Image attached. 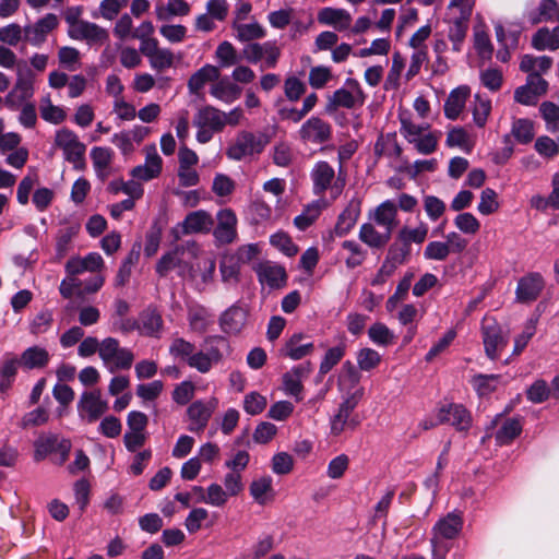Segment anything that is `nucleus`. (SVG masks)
Segmentation results:
<instances>
[{"instance_id": "obj_1", "label": "nucleus", "mask_w": 559, "mask_h": 559, "mask_svg": "<svg viewBox=\"0 0 559 559\" xmlns=\"http://www.w3.org/2000/svg\"><path fill=\"white\" fill-rule=\"evenodd\" d=\"M173 270H177L178 275L185 280H200L205 284L213 278L215 260L195 241H187L163 254L156 264V272L160 276H166Z\"/></svg>"}, {"instance_id": "obj_2", "label": "nucleus", "mask_w": 559, "mask_h": 559, "mask_svg": "<svg viewBox=\"0 0 559 559\" xmlns=\"http://www.w3.org/2000/svg\"><path fill=\"white\" fill-rule=\"evenodd\" d=\"M462 525V518L456 513H449L436 523L430 539L432 559H445L451 548L449 540L459 535Z\"/></svg>"}, {"instance_id": "obj_3", "label": "nucleus", "mask_w": 559, "mask_h": 559, "mask_svg": "<svg viewBox=\"0 0 559 559\" xmlns=\"http://www.w3.org/2000/svg\"><path fill=\"white\" fill-rule=\"evenodd\" d=\"M313 193L323 197L326 192L332 201L336 200L345 187V180L341 177V173L336 176L334 168L325 160L317 162L311 171Z\"/></svg>"}, {"instance_id": "obj_4", "label": "nucleus", "mask_w": 559, "mask_h": 559, "mask_svg": "<svg viewBox=\"0 0 559 559\" xmlns=\"http://www.w3.org/2000/svg\"><path fill=\"white\" fill-rule=\"evenodd\" d=\"M99 358L109 372L128 370L134 361V354L131 349L122 347L115 337H106L102 341Z\"/></svg>"}, {"instance_id": "obj_5", "label": "nucleus", "mask_w": 559, "mask_h": 559, "mask_svg": "<svg viewBox=\"0 0 559 559\" xmlns=\"http://www.w3.org/2000/svg\"><path fill=\"white\" fill-rule=\"evenodd\" d=\"M53 145L62 151L64 159L75 169H84L86 145L80 141L74 131L68 128L57 130Z\"/></svg>"}, {"instance_id": "obj_6", "label": "nucleus", "mask_w": 559, "mask_h": 559, "mask_svg": "<svg viewBox=\"0 0 559 559\" xmlns=\"http://www.w3.org/2000/svg\"><path fill=\"white\" fill-rule=\"evenodd\" d=\"M269 143L267 135L240 131L229 144L226 155L229 159L241 160L246 157L260 154Z\"/></svg>"}, {"instance_id": "obj_7", "label": "nucleus", "mask_w": 559, "mask_h": 559, "mask_svg": "<svg viewBox=\"0 0 559 559\" xmlns=\"http://www.w3.org/2000/svg\"><path fill=\"white\" fill-rule=\"evenodd\" d=\"M346 86L347 88H338L328 97L324 109L326 115L333 116L340 107L350 109L364 105L366 95L360 84L356 80L348 79Z\"/></svg>"}, {"instance_id": "obj_8", "label": "nucleus", "mask_w": 559, "mask_h": 559, "mask_svg": "<svg viewBox=\"0 0 559 559\" xmlns=\"http://www.w3.org/2000/svg\"><path fill=\"white\" fill-rule=\"evenodd\" d=\"M206 352H193L187 364L201 373H207L214 364L223 358L221 346L227 345L225 337L221 335L207 336L204 340Z\"/></svg>"}, {"instance_id": "obj_9", "label": "nucleus", "mask_w": 559, "mask_h": 559, "mask_svg": "<svg viewBox=\"0 0 559 559\" xmlns=\"http://www.w3.org/2000/svg\"><path fill=\"white\" fill-rule=\"evenodd\" d=\"M481 336L485 353L490 359H496L508 343V333L503 331L493 318H485L483 320Z\"/></svg>"}, {"instance_id": "obj_10", "label": "nucleus", "mask_w": 559, "mask_h": 559, "mask_svg": "<svg viewBox=\"0 0 559 559\" xmlns=\"http://www.w3.org/2000/svg\"><path fill=\"white\" fill-rule=\"evenodd\" d=\"M359 382L360 373L355 366L350 361L344 362L337 380L343 401H352L358 405L364 396V388L359 385Z\"/></svg>"}, {"instance_id": "obj_11", "label": "nucleus", "mask_w": 559, "mask_h": 559, "mask_svg": "<svg viewBox=\"0 0 559 559\" xmlns=\"http://www.w3.org/2000/svg\"><path fill=\"white\" fill-rule=\"evenodd\" d=\"M34 94V74L26 63H19L16 69V82L12 91L7 95L5 103L10 107H16Z\"/></svg>"}, {"instance_id": "obj_12", "label": "nucleus", "mask_w": 559, "mask_h": 559, "mask_svg": "<svg viewBox=\"0 0 559 559\" xmlns=\"http://www.w3.org/2000/svg\"><path fill=\"white\" fill-rule=\"evenodd\" d=\"M242 56L251 63L264 60L265 68H274L281 56V49L273 41H265L263 44L253 43L242 49Z\"/></svg>"}, {"instance_id": "obj_13", "label": "nucleus", "mask_w": 559, "mask_h": 559, "mask_svg": "<svg viewBox=\"0 0 559 559\" xmlns=\"http://www.w3.org/2000/svg\"><path fill=\"white\" fill-rule=\"evenodd\" d=\"M299 138L305 143L322 144L332 135L331 124L319 117H311L299 129Z\"/></svg>"}, {"instance_id": "obj_14", "label": "nucleus", "mask_w": 559, "mask_h": 559, "mask_svg": "<svg viewBox=\"0 0 559 559\" xmlns=\"http://www.w3.org/2000/svg\"><path fill=\"white\" fill-rule=\"evenodd\" d=\"M217 225L213 236L218 245H228L237 238V216L230 209H223L216 215Z\"/></svg>"}, {"instance_id": "obj_15", "label": "nucleus", "mask_w": 559, "mask_h": 559, "mask_svg": "<svg viewBox=\"0 0 559 559\" xmlns=\"http://www.w3.org/2000/svg\"><path fill=\"white\" fill-rule=\"evenodd\" d=\"M214 221L211 214L204 210L189 213L183 222L175 229L176 238L181 235L207 234L212 230Z\"/></svg>"}, {"instance_id": "obj_16", "label": "nucleus", "mask_w": 559, "mask_h": 559, "mask_svg": "<svg viewBox=\"0 0 559 559\" xmlns=\"http://www.w3.org/2000/svg\"><path fill=\"white\" fill-rule=\"evenodd\" d=\"M78 409L81 418L92 424L107 412L108 404L102 400L99 391L85 392L80 399Z\"/></svg>"}, {"instance_id": "obj_17", "label": "nucleus", "mask_w": 559, "mask_h": 559, "mask_svg": "<svg viewBox=\"0 0 559 559\" xmlns=\"http://www.w3.org/2000/svg\"><path fill=\"white\" fill-rule=\"evenodd\" d=\"M217 400L211 399L207 402L195 401L187 409L190 420L189 430L192 432H201L206 427L213 412L217 407Z\"/></svg>"}, {"instance_id": "obj_18", "label": "nucleus", "mask_w": 559, "mask_h": 559, "mask_svg": "<svg viewBox=\"0 0 559 559\" xmlns=\"http://www.w3.org/2000/svg\"><path fill=\"white\" fill-rule=\"evenodd\" d=\"M58 26V17L48 13L33 25H27L24 28V39L33 46L41 45L48 33Z\"/></svg>"}, {"instance_id": "obj_19", "label": "nucleus", "mask_w": 559, "mask_h": 559, "mask_svg": "<svg viewBox=\"0 0 559 559\" xmlns=\"http://www.w3.org/2000/svg\"><path fill=\"white\" fill-rule=\"evenodd\" d=\"M368 218L376 223L378 227L386 231L389 230V233L392 234L399 225L397 206L392 201H384L369 212Z\"/></svg>"}, {"instance_id": "obj_20", "label": "nucleus", "mask_w": 559, "mask_h": 559, "mask_svg": "<svg viewBox=\"0 0 559 559\" xmlns=\"http://www.w3.org/2000/svg\"><path fill=\"white\" fill-rule=\"evenodd\" d=\"M309 372V364L296 366L285 372L282 378V388L285 394L294 396L297 401H300L302 399L301 393L304 390L302 380L308 377Z\"/></svg>"}, {"instance_id": "obj_21", "label": "nucleus", "mask_w": 559, "mask_h": 559, "mask_svg": "<svg viewBox=\"0 0 559 559\" xmlns=\"http://www.w3.org/2000/svg\"><path fill=\"white\" fill-rule=\"evenodd\" d=\"M248 310L239 305H233L219 318L223 332L236 335L242 331L247 323Z\"/></svg>"}, {"instance_id": "obj_22", "label": "nucleus", "mask_w": 559, "mask_h": 559, "mask_svg": "<svg viewBox=\"0 0 559 559\" xmlns=\"http://www.w3.org/2000/svg\"><path fill=\"white\" fill-rule=\"evenodd\" d=\"M437 418L440 424L449 423L461 431L468 429L472 421L469 413L459 404L440 408Z\"/></svg>"}, {"instance_id": "obj_23", "label": "nucleus", "mask_w": 559, "mask_h": 559, "mask_svg": "<svg viewBox=\"0 0 559 559\" xmlns=\"http://www.w3.org/2000/svg\"><path fill=\"white\" fill-rule=\"evenodd\" d=\"M104 266V260L97 252L88 253L86 257H72L66 263V272L70 276H76L83 272H97Z\"/></svg>"}, {"instance_id": "obj_24", "label": "nucleus", "mask_w": 559, "mask_h": 559, "mask_svg": "<svg viewBox=\"0 0 559 559\" xmlns=\"http://www.w3.org/2000/svg\"><path fill=\"white\" fill-rule=\"evenodd\" d=\"M72 39L86 40L88 44L103 43L108 39V32L95 23L83 21L74 29H68Z\"/></svg>"}, {"instance_id": "obj_25", "label": "nucleus", "mask_w": 559, "mask_h": 559, "mask_svg": "<svg viewBox=\"0 0 559 559\" xmlns=\"http://www.w3.org/2000/svg\"><path fill=\"white\" fill-rule=\"evenodd\" d=\"M90 156L97 178L102 181L107 180L110 176L115 152L107 146H94L91 150Z\"/></svg>"}, {"instance_id": "obj_26", "label": "nucleus", "mask_w": 559, "mask_h": 559, "mask_svg": "<svg viewBox=\"0 0 559 559\" xmlns=\"http://www.w3.org/2000/svg\"><path fill=\"white\" fill-rule=\"evenodd\" d=\"M543 288L544 280L539 274L533 273L524 276L519 281L516 299L521 302H531L539 296Z\"/></svg>"}, {"instance_id": "obj_27", "label": "nucleus", "mask_w": 559, "mask_h": 559, "mask_svg": "<svg viewBox=\"0 0 559 559\" xmlns=\"http://www.w3.org/2000/svg\"><path fill=\"white\" fill-rule=\"evenodd\" d=\"M318 22L336 31H345L352 23V15L345 9L326 7L318 12Z\"/></svg>"}, {"instance_id": "obj_28", "label": "nucleus", "mask_w": 559, "mask_h": 559, "mask_svg": "<svg viewBox=\"0 0 559 559\" xmlns=\"http://www.w3.org/2000/svg\"><path fill=\"white\" fill-rule=\"evenodd\" d=\"M377 224L369 219L362 224L359 229V239L370 248L379 249L386 246L392 234L382 228H377Z\"/></svg>"}, {"instance_id": "obj_29", "label": "nucleus", "mask_w": 559, "mask_h": 559, "mask_svg": "<svg viewBox=\"0 0 559 559\" xmlns=\"http://www.w3.org/2000/svg\"><path fill=\"white\" fill-rule=\"evenodd\" d=\"M306 336L301 333L293 334L281 348L280 353L284 357L293 360H299L313 352V343L304 342Z\"/></svg>"}, {"instance_id": "obj_30", "label": "nucleus", "mask_w": 559, "mask_h": 559, "mask_svg": "<svg viewBox=\"0 0 559 559\" xmlns=\"http://www.w3.org/2000/svg\"><path fill=\"white\" fill-rule=\"evenodd\" d=\"M257 274L261 284L267 285L272 288L282 287L286 282V272L284 267L272 262H263L259 264Z\"/></svg>"}, {"instance_id": "obj_31", "label": "nucleus", "mask_w": 559, "mask_h": 559, "mask_svg": "<svg viewBox=\"0 0 559 559\" xmlns=\"http://www.w3.org/2000/svg\"><path fill=\"white\" fill-rule=\"evenodd\" d=\"M219 68L213 64H205L195 71L188 81V88L191 94L198 95L206 83L215 82L219 79Z\"/></svg>"}, {"instance_id": "obj_32", "label": "nucleus", "mask_w": 559, "mask_h": 559, "mask_svg": "<svg viewBox=\"0 0 559 559\" xmlns=\"http://www.w3.org/2000/svg\"><path fill=\"white\" fill-rule=\"evenodd\" d=\"M469 94L471 90L467 86L454 88L448 96L444 104L445 117L451 120L457 119L465 107Z\"/></svg>"}, {"instance_id": "obj_33", "label": "nucleus", "mask_w": 559, "mask_h": 559, "mask_svg": "<svg viewBox=\"0 0 559 559\" xmlns=\"http://www.w3.org/2000/svg\"><path fill=\"white\" fill-rule=\"evenodd\" d=\"M136 329L142 335L158 337L163 329V319L155 309L144 310L138 321Z\"/></svg>"}, {"instance_id": "obj_34", "label": "nucleus", "mask_w": 559, "mask_h": 559, "mask_svg": "<svg viewBox=\"0 0 559 559\" xmlns=\"http://www.w3.org/2000/svg\"><path fill=\"white\" fill-rule=\"evenodd\" d=\"M360 201L352 200L345 207V210L340 214L335 233L338 236H344L348 234L352 228L355 226L359 215H360Z\"/></svg>"}, {"instance_id": "obj_35", "label": "nucleus", "mask_w": 559, "mask_h": 559, "mask_svg": "<svg viewBox=\"0 0 559 559\" xmlns=\"http://www.w3.org/2000/svg\"><path fill=\"white\" fill-rule=\"evenodd\" d=\"M210 93L213 97L230 104L240 97L241 88L228 78H223L212 84Z\"/></svg>"}, {"instance_id": "obj_36", "label": "nucleus", "mask_w": 559, "mask_h": 559, "mask_svg": "<svg viewBox=\"0 0 559 559\" xmlns=\"http://www.w3.org/2000/svg\"><path fill=\"white\" fill-rule=\"evenodd\" d=\"M249 492L253 500L264 506L274 499V489L270 476H261L253 479L249 486Z\"/></svg>"}, {"instance_id": "obj_37", "label": "nucleus", "mask_w": 559, "mask_h": 559, "mask_svg": "<svg viewBox=\"0 0 559 559\" xmlns=\"http://www.w3.org/2000/svg\"><path fill=\"white\" fill-rule=\"evenodd\" d=\"M194 127H209L212 130L219 132L224 129L223 111L215 107L206 106L201 108L193 119Z\"/></svg>"}, {"instance_id": "obj_38", "label": "nucleus", "mask_w": 559, "mask_h": 559, "mask_svg": "<svg viewBox=\"0 0 559 559\" xmlns=\"http://www.w3.org/2000/svg\"><path fill=\"white\" fill-rule=\"evenodd\" d=\"M190 13V5L185 0H168L167 3L158 2L155 5V14L159 21H169L175 16H186Z\"/></svg>"}, {"instance_id": "obj_39", "label": "nucleus", "mask_w": 559, "mask_h": 559, "mask_svg": "<svg viewBox=\"0 0 559 559\" xmlns=\"http://www.w3.org/2000/svg\"><path fill=\"white\" fill-rule=\"evenodd\" d=\"M356 406L357 404H354L352 401H342L336 414L330 420V431L332 436H340L348 426H350L352 421L349 420V417Z\"/></svg>"}, {"instance_id": "obj_40", "label": "nucleus", "mask_w": 559, "mask_h": 559, "mask_svg": "<svg viewBox=\"0 0 559 559\" xmlns=\"http://www.w3.org/2000/svg\"><path fill=\"white\" fill-rule=\"evenodd\" d=\"M532 46L539 51L556 50L559 48V26L549 29L539 28L532 37Z\"/></svg>"}, {"instance_id": "obj_41", "label": "nucleus", "mask_w": 559, "mask_h": 559, "mask_svg": "<svg viewBox=\"0 0 559 559\" xmlns=\"http://www.w3.org/2000/svg\"><path fill=\"white\" fill-rule=\"evenodd\" d=\"M49 357L45 348L32 346L22 353L20 364L26 369H39L48 364Z\"/></svg>"}, {"instance_id": "obj_42", "label": "nucleus", "mask_w": 559, "mask_h": 559, "mask_svg": "<svg viewBox=\"0 0 559 559\" xmlns=\"http://www.w3.org/2000/svg\"><path fill=\"white\" fill-rule=\"evenodd\" d=\"M475 0H451L447 7L445 21L469 22Z\"/></svg>"}, {"instance_id": "obj_43", "label": "nucleus", "mask_w": 559, "mask_h": 559, "mask_svg": "<svg viewBox=\"0 0 559 559\" xmlns=\"http://www.w3.org/2000/svg\"><path fill=\"white\" fill-rule=\"evenodd\" d=\"M530 19L532 24L559 22V4L556 0H542Z\"/></svg>"}, {"instance_id": "obj_44", "label": "nucleus", "mask_w": 559, "mask_h": 559, "mask_svg": "<svg viewBox=\"0 0 559 559\" xmlns=\"http://www.w3.org/2000/svg\"><path fill=\"white\" fill-rule=\"evenodd\" d=\"M235 36L240 41H250L254 39H261L265 37L264 27L258 22L251 23H235L234 24Z\"/></svg>"}, {"instance_id": "obj_45", "label": "nucleus", "mask_w": 559, "mask_h": 559, "mask_svg": "<svg viewBox=\"0 0 559 559\" xmlns=\"http://www.w3.org/2000/svg\"><path fill=\"white\" fill-rule=\"evenodd\" d=\"M39 111L44 120L53 124L61 123L67 117L64 109L53 105L49 96L40 99Z\"/></svg>"}, {"instance_id": "obj_46", "label": "nucleus", "mask_w": 559, "mask_h": 559, "mask_svg": "<svg viewBox=\"0 0 559 559\" xmlns=\"http://www.w3.org/2000/svg\"><path fill=\"white\" fill-rule=\"evenodd\" d=\"M326 204L328 203L321 199L308 205L300 215L295 217V225L299 229L308 228L318 218L322 209L325 207Z\"/></svg>"}, {"instance_id": "obj_47", "label": "nucleus", "mask_w": 559, "mask_h": 559, "mask_svg": "<svg viewBox=\"0 0 559 559\" xmlns=\"http://www.w3.org/2000/svg\"><path fill=\"white\" fill-rule=\"evenodd\" d=\"M445 142L448 146L460 147L465 152H469L473 147L469 134L462 127H454L449 130Z\"/></svg>"}, {"instance_id": "obj_48", "label": "nucleus", "mask_w": 559, "mask_h": 559, "mask_svg": "<svg viewBox=\"0 0 559 559\" xmlns=\"http://www.w3.org/2000/svg\"><path fill=\"white\" fill-rule=\"evenodd\" d=\"M473 120L475 124L483 128L491 112V102L489 98H485L479 94L475 95V102L472 109Z\"/></svg>"}, {"instance_id": "obj_49", "label": "nucleus", "mask_w": 559, "mask_h": 559, "mask_svg": "<svg viewBox=\"0 0 559 559\" xmlns=\"http://www.w3.org/2000/svg\"><path fill=\"white\" fill-rule=\"evenodd\" d=\"M368 335L374 344L380 346H388L394 341L393 332L381 322L373 323L368 330Z\"/></svg>"}, {"instance_id": "obj_50", "label": "nucleus", "mask_w": 559, "mask_h": 559, "mask_svg": "<svg viewBox=\"0 0 559 559\" xmlns=\"http://www.w3.org/2000/svg\"><path fill=\"white\" fill-rule=\"evenodd\" d=\"M498 194L491 188H486L480 193V201L477 210L481 215H490L499 210Z\"/></svg>"}, {"instance_id": "obj_51", "label": "nucleus", "mask_w": 559, "mask_h": 559, "mask_svg": "<svg viewBox=\"0 0 559 559\" xmlns=\"http://www.w3.org/2000/svg\"><path fill=\"white\" fill-rule=\"evenodd\" d=\"M108 190L115 194L123 192L130 199H140L143 195V188L140 183L131 181L115 180L108 185Z\"/></svg>"}, {"instance_id": "obj_52", "label": "nucleus", "mask_w": 559, "mask_h": 559, "mask_svg": "<svg viewBox=\"0 0 559 559\" xmlns=\"http://www.w3.org/2000/svg\"><path fill=\"white\" fill-rule=\"evenodd\" d=\"M511 133L520 143H530L534 138L533 122L528 119H516L512 123Z\"/></svg>"}, {"instance_id": "obj_53", "label": "nucleus", "mask_w": 559, "mask_h": 559, "mask_svg": "<svg viewBox=\"0 0 559 559\" xmlns=\"http://www.w3.org/2000/svg\"><path fill=\"white\" fill-rule=\"evenodd\" d=\"M449 24L448 37L453 44V49L459 51L466 37L469 22L445 21Z\"/></svg>"}, {"instance_id": "obj_54", "label": "nucleus", "mask_w": 559, "mask_h": 559, "mask_svg": "<svg viewBox=\"0 0 559 559\" xmlns=\"http://www.w3.org/2000/svg\"><path fill=\"white\" fill-rule=\"evenodd\" d=\"M522 426L516 419H507L496 433L499 444H507L520 435Z\"/></svg>"}, {"instance_id": "obj_55", "label": "nucleus", "mask_w": 559, "mask_h": 559, "mask_svg": "<svg viewBox=\"0 0 559 559\" xmlns=\"http://www.w3.org/2000/svg\"><path fill=\"white\" fill-rule=\"evenodd\" d=\"M230 496L226 492L222 485L213 483L207 487L206 497L202 498V502L212 507H224Z\"/></svg>"}, {"instance_id": "obj_56", "label": "nucleus", "mask_w": 559, "mask_h": 559, "mask_svg": "<svg viewBox=\"0 0 559 559\" xmlns=\"http://www.w3.org/2000/svg\"><path fill=\"white\" fill-rule=\"evenodd\" d=\"M539 112L546 121L547 129L551 132L559 130V106L552 102H544L539 106Z\"/></svg>"}, {"instance_id": "obj_57", "label": "nucleus", "mask_w": 559, "mask_h": 559, "mask_svg": "<svg viewBox=\"0 0 559 559\" xmlns=\"http://www.w3.org/2000/svg\"><path fill=\"white\" fill-rule=\"evenodd\" d=\"M215 57L222 68H228L238 62L237 51L229 41H223L217 46Z\"/></svg>"}, {"instance_id": "obj_58", "label": "nucleus", "mask_w": 559, "mask_h": 559, "mask_svg": "<svg viewBox=\"0 0 559 559\" xmlns=\"http://www.w3.org/2000/svg\"><path fill=\"white\" fill-rule=\"evenodd\" d=\"M175 56L168 48H159L152 57L148 62L153 70L164 71L173 67Z\"/></svg>"}, {"instance_id": "obj_59", "label": "nucleus", "mask_w": 559, "mask_h": 559, "mask_svg": "<svg viewBox=\"0 0 559 559\" xmlns=\"http://www.w3.org/2000/svg\"><path fill=\"white\" fill-rule=\"evenodd\" d=\"M474 47L483 59H489L492 53V46L488 34L481 26L474 28Z\"/></svg>"}, {"instance_id": "obj_60", "label": "nucleus", "mask_w": 559, "mask_h": 559, "mask_svg": "<svg viewBox=\"0 0 559 559\" xmlns=\"http://www.w3.org/2000/svg\"><path fill=\"white\" fill-rule=\"evenodd\" d=\"M455 227L464 234L475 235L479 228V221L472 213H461L454 218Z\"/></svg>"}, {"instance_id": "obj_61", "label": "nucleus", "mask_w": 559, "mask_h": 559, "mask_svg": "<svg viewBox=\"0 0 559 559\" xmlns=\"http://www.w3.org/2000/svg\"><path fill=\"white\" fill-rule=\"evenodd\" d=\"M127 4L128 0H103L98 8L99 15L105 20L112 21Z\"/></svg>"}, {"instance_id": "obj_62", "label": "nucleus", "mask_w": 559, "mask_h": 559, "mask_svg": "<svg viewBox=\"0 0 559 559\" xmlns=\"http://www.w3.org/2000/svg\"><path fill=\"white\" fill-rule=\"evenodd\" d=\"M381 361V356L372 348H362L357 354L358 367L364 371L374 369Z\"/></svg>"}, {"instance_id": "obj_63", "label": "nucleus", "mask_w": 559, "mask_h": 559, "mask_svg": "<svg viewBox=\"0 0 559 559\" xmlns=\"http://www.w3.org/2000/svg\"><path fill=\"white\" fill-rule=\"evenodd\" d=\"M266 397L258 392H250L245 396L243 409L250 415H258L266 407Z\"/></svg>"}, {"instance_id": "obj_64", "label": "nucleus", "mask_w": 559, "mask_h": 559, "mask_svg": "<svg viewBox=\"0 0 559 559\" xmlns=\"http://www.w3.org/2000/svg\"><path fill=\"white\" fill-rule=\"evenodd\" d=\"M223 488L230 497L239 496L245 489L242 474L228 472L223 478Z\"/></svg>"}]
</instances>
